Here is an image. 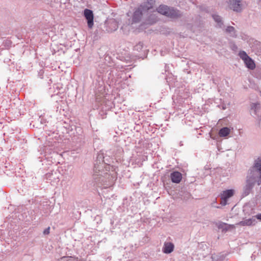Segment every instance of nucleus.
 Masks as SVG:
<instances>
[{"mask_svg": "<svg viewBox=\"0 0 261 261\" xmlns=\"http://www.w3.org/2000/svg\"><path fill=\"white\" fill-rule=\"evenodd\" d=\"M103 154L97 155L96 163L94 167V178L96 182L102 183L105 188L111 186L115 180V177L109 173L111 166L104 162Z\"/></svg>", "mask_w": 261, "mask_h": 261, "instance_id": "nucleus-1", "label": "nucleus"}, {"mask_svg": "<svg viewBox=\"0 0 261 261\" xmlns=\"http://www.w3.org/2000/svg\"><path fill=\"white\" fill-rule=\"evenodd\" d=\"M256 182L258 185L261 184V159L259 158L255 161L252 169L250 170V172L247 176L246 185L243 188L242 195L243 196L248 195Z\"/></svg>", "mask_w": 261, "mask_h": 261, "instance_id": "nucleus-2", "label": "nucleus"}, {"mask_svg": "<svg viewBox=\"0 0 261 261\" xmlns=\"http://www.w3.org/2000/svg\"><path fill=\"white\" fill-rule=\"evenodd\" d=\"M157 11L158 13L172 19L177 18L181 16V13L178 10L166 5H160L157 8Z\"/></svg>", "mask_w": 261, "mask_h": 261, "instance_id": "nucleus-3", "label": "nucleus"}, {"mask_svg": "<svg viewBox=\"0 0 261 261\" xmlns=\"http://www.w3.org/2000/svg\"><path fill=\"white\" fill-rule=\"evenodd\" d=\"M242 0H227L226 3L230 10L236 12H241L243 10Z\"/></svg>", "mask_w": 261, "mask_h": 261, "instance_id": "nucleus-4", "label": "nucleus"}, {"mask_svg": "<svg viewBox=\"0 0 261 261\" xmlns=\"http://www.w3.org/2000/svg\"><path fill=\"white\" fill-rule=\"evenodd\" d=\"M239 57L244 61L246 67L251 70L255 67V64L253 60L249 57L245 51H241L239 53Z\"/></svg>", "mask_w": 261, "mask_h": 261, "instance_id": "nucleus-5", "label": "nucleus"}, {"mask_svg": "<svg viewBox=\"0 0 261 261\" xmlns=\"http://www.w3.org/2000/svg\"><path fill=\"white\" fill-rule=\"evenodd\" d=\"M234 194V190L232 189L223 191L221 194V204L225 206L227 203V200Z\"/></svg>", "mask_w": 261, "mask_h": 261, "instance_id": "nucleus-6", "label": "nucleus"}, {"mask_svg": "<svg viewBox=\"0 0 261 261\" xmlns=\"http://www.w3.org/2000/svg\"><path fill=\"white\" fill-rule=\"evenodd\" d=\"M145 13L144 10L138 7L134 12L132 16V23H137L140 22L144 14Z\"/></svg>", "mask_w": 261, "mask_h": 261, "instance_id": "nucleus-7", "label": "nucleus"}, {"mask_svg": "<svg viewBox=\"0 0 261 261\" xmlns=\"http://www.w3.org/2000/svg\"><path fill=\"white\" fill-rule=\"evenodd\" d=\"M84 16L87 20L88 26L91 28L93 25V13L92 10L89 9H85L84 10Z\"/></svg>", "mask_w": 261, "mask_h": 261, "instance_id": "nucleus-8", "label": "nucleus"}, {"mask_svg": "<svg viewBox=\"0 0 261 261\" xmlns=\"http://www.w3.org/2000/svg\"><path fill=\"white\" fill-rule=\"evenodd\" d=\"M216 225L218 229H221L223 232H226L229 230L235 228L234 225L228 224L221 221L217 223Z\"/></svg>", "mask_w": 261, "mask_h": 261, "instance_id": "nucleus-9", "label": "nucleus"}, {"mask_svg": "<svg viewBox=\"0 0 261 261\" xmlns=\"http://www.w3.org/2000/svg\"><path fill=\"white\" fill-rule=\"evenodd\" d=\"M256 222V217L254 216L249 219L240 221V222L238 223L237 225L241 226H251L255 225Z\"/></svg>", "mask_w": 261, "mask_h": 261, "instance_id": "nucleus-10", "label": "nucleus"}, {"mask_svg": "<svg viewBox=\"0 0 261 261\" xmlns=\"http://www.w3.org/2000/svg\"><path fill=\"white\" fill-rule=\"evenodd\" d=\"M155 3L154 0H147L144 2L139 7L142 9L145 12L153 7Z\"/></svg>", "mask_w": 261, "mask_h": 261, "instance_id": "nucleus-11", "label": "nucleus"}, {"mask_svg": "<svg viewBox=\"0 0 261 261\" xmlns=\"http://www.w3.org/2000/svg\"><path fill=\"white\" fill-rule=\"evenodd\" d=\"M170 177L173 182L178 184L181 181L182 175L180 172L174 171L171 173Z\"/></svg>", "mask_w": 261, "mask_h": 261, "instance_id": "nucleus-12", "label": "nucleus"}, {"mask_svg": "<svg viewBox=\"0 0 261 261\" xmlns=\"http://www.w3.org/2000/svg\"><path fill=\"white\" fill-rule=\"evenodd\" d=\"M174 247V246L173 243L170 242H166L163 247V252L166 254L170 253L173 251Z\"/></svg>", "mask_w": 261, "mask_h": 261, "instance_id": "nucleus-13", "label": "nucleus"}, {"mask_svg": "<svg viewBox=\"0 0 261 261\" xmlns=\"http://www.w3.org/2000/svg\"><path fill=\"white\" fill-rule=\"evenodd\" d=\"M108 24L109 28V31L111 32L116 31L118 28V23L115 19L110 20Z\"/></svg>", "mask_w": 261, "mask_h": 261, "instance_id": "nucleus-14", "label": "nucleus"}, {"mask_svg": "<svg viewBox=\"0 0 261 261\" xmlns=\"http://www.w3.org/2000/svg\"><path fill=\"white\" fill-rule=\"evenodd\" d=\"M230 132V129L227 127H223L219 130V136L220 137H226Z\"/></svg>", "mask_w": 261, "mask_h": 261, "instance_id": "nucleus-15", "label": "nucleus"}, {"mask_svg": "<svg viewBox=\"0 0 261 261\" xmlns=\"http://www.w3.org/2000/svg\"><path fill=\"white\" fill-rule=\"evenodd\" d=\"M212 17L213 19L215 20V21L217 22L218 25L219 26V27L221 28L223 25V22L222 21L221 17L220 16L216 14L213 15Z\"/></svg>", "mask_w": 261, "mask_h": 261, "instance_id": "nucleus-16", "label": "nucleus"}, {"mask_svg": "<svg viewBox=\"0 0 261 261\" xmlns=\"http://www.w3.org/2000/svg\"><path fill=\"white\" fill-rule=\"evenodd\" d=\"M251 110L253 111L254 114H256L257 112L260 108L258 103H252L250 105Z\"/></svg>", "mask_w": 261, "mask_h": 261, "instance_id": "nucleus-17", "label": "nucleus"}, {"mask_svg": "<svg viewBox=\"0 0 261 261\" xmlns=\"http://www.w3.org/2000/svg\"><path fill=\"white\" fill-rule=\"evenodd\" d=\"M226 32L228 33L230 35L233 37H236V35L234 31V28L233 27L229 26L226 30Z\"/></svg>", "mask_w": 261, "mask_h": 261, "instance_id": "nucleus-18", "label": "nucleus"}, {"mask_svg": "<svg viewBox=\"0 0 261 261\" xmlns=\"http://www.w3.org/2000/svg\"><path fill=\"white\" fill-rule=\"evenodd\" d=\"M158 20L156 17H155L154 15H151L149 16V18L148 20V23L151 24L155 23Z\"/></svg>", "mask_w": 261, "mask_h": 261, "instance_id": "nucleus-19", "label": "nucleus"}, {"mask_svg": "<svg viewBox=\"0 0 261 261\" xmlns=\"http://www.w3.org/2000/svg\"><path fill=\"white\" fill-rule=\"evenodd\" d=\"M143 48V43L142 42H139L138 44H137L135 47L134 49L135 50H136L137 51L141 50Z\"/></svg>", "mask_w": 261, "mask_h": 261, "instance_id": "nucleus-20", "label": "nucleus"}, {"mask_svg": "<svg viewBox=\"0 0 261 261\" xmlns=\"http://www.w3.org/2000/svg\"><path fill=\"white\" fill-rule=\"evenodd\" d=\"M50 228L48 227L43 231V234L45 235L48 234L49 233Z\"/></svg>", "mask_w": 261, "mask_h": 261, "instance_id": "nucleus-21", "label": "nucleus"}, {"mask_svg": "<svg viewBox=\"0 0 261 261\" xmlns=\"http://www.w3.org/2000/svg\"><path fill=\"white\" fill-rule=\"evenodd\" d=\"M256 219L261 220V214H257L255 216Z\"/></svg>", "mask_w": 261, "mask_h": 261, "instance_id": "nucleus-22", "label": "nucleus"}, {"mask_svg": "<svg viewBox=\"0 0 261 261\" xmlns=\"http://www.w3.org/2000/svg\"><path fill=\"white\" fill-rule=\"evenodd\" d=\"M2 43V39L0 38V44Z\"/></svg>", "mask_w": 261, "mask_h": 261, "instance_id": "nucleus-23", "label": "nucleus"}]
</instances>
